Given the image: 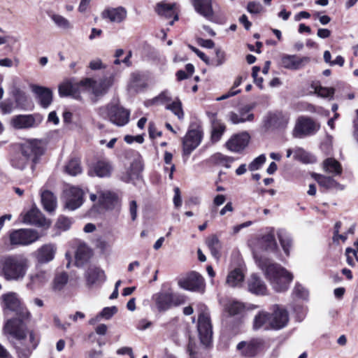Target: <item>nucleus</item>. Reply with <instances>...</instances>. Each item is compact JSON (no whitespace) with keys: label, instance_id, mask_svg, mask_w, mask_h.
<instances>
[{"label":"nucleus","instance_id":"58","mask_svg":"<svg viewBox=\"0 0 358 358\" xmlns=\"http://www.w3.org/2000/svg\"><path fill=\"white\" fill-rule=\"evenodd\" d=\"M52 19L59 27L64 29H68L70 27V23L69 20L62 15H54Z\"/></svg>","mask_w":358,"mask_h":358},{"label":"nucleus","instance_id":"59","mask_svg":"<svg viewBox=\"0 0 358 358\" xmlns=\"http://www.w3.org/2000/svg\"><path fill=\"white\" fill-rule=\"evenodd\" d=\"M117 312V308L116 306L106 307L103 308L100 313V315L102 317L108 320L111 318Z\"/></svg>","mask_w":358,"mask_h":358},{"label":"nucleus","instance_id":"47","mask_svg":"<svg viewBox=\"0 0 358 358\" xmlns=\"http://www.w3.org/2000/svg\"><path fill=\"white\" fill-rule=\"evenodd\" d=\"M211 159L214 164L222 165L227 169L230 168L231 163L234 161V157L224 155L220 152L213 155Z\"/></svg>","mask_w":358,"mask_h":358},{"label":"nucleus","instance_id":"38","mask_svg":"<svg viewBox=\"0 0 358 358\" xmlns=\"http://www.w3.org/2000/svg\"><path fill=\"white\" fill-rule=\"evenodd\" d=\"M324 170L335 176H341L343 173V167L341 163L333 157H329L323 162Z\"/></svg>","mask_w":358,"mask_h":358},{"label":"nucleus","instance_id":"18","mask_svg":"<svg viewBox=\"0 0 358 358\" xmlns=\"http://www.w3.org/2000/svg\"><path fill=\"white\" fill-rule=\"evenodd\" d=\"M23 222L38 227L49 228L50 221L47 220L42 213L36 207L31 208L23 215Z\"/></svg>","mask_w":358,"mask_h":358},{"label":"nucleus","instance_id":"49","mask_svg":"<svg viewBox=\"0 0 358 358\" xmlns=\"http://www.w3.org/2000/svg\"><path fill=\"white\" fill-rule=\"evenodd\" d=\"M143 75L140 72H133L131 74V83L134 87L145 89L148 84L143 80Z\"/></svg>","mask_w":358,"mask_h":358},{"label":"nucleus","instance_id":"3","mask_svg":"<svg viewBox=\"0 0 358 358\" xmlns=\"http://www.w3.org/2000/svg\"><path fill=\"white\" fill-rule=\"evenodd\" d=\"M265 275L277 292L287 290L294 278L285 268L277 264H268L266 268Z\"/></svg>","mask_w":358,"mask_h":358},{"label":"nucleus","instance_id":"57","mask_svg":"<svg viewBox=\"0 0 358 358\" xmlns=\"http://www.w3.org/2000/svg\"><path fill=\"white\" fill-rule=\"evenodd\" d=\"M260 71V67L255 66L252 67V76L254 79V82L257 86L260 89H263L264 79L262 77H258V73Z\"/></svg>","mask_w":358,"mask_h":358},{"label":"nucleus","instance_id":"45","mask_svg":"<svg viewBox=\"0 0 358 358\" xmlns=\"http://www.w3.org/2000/svg\"><path fill=\"white\" fill-rule=\"evenodd\" d=\"M311 87L314 89L315 93L322 98H332L335 93L334 87H326L317 85L315 83L311 84Z\"/></svg>","mask_w":358,"mask_h":358},{"label":"nucleus","instance_id":"21","mask_svg":"<svg viewBox=\"0 0 358 358\" xmlns=\"http://www.w3.org/2000/svg\"><path fill=\"white\" fill-rule=\"evenodd\" d=\"M85 278L86 285L90 287L93 285H100L106 280L104 271L95 266H90L88 267L85 273Z\"/></svg>","mask_w":358,"mask_h":358},{"label":"nucleus","instance_id":"27","mask_svg":"<svg viewBox=\"0 0 358 358\" xmlns=\"http://www.w3.org/2000/svg\"><path fill=\"white\" fill-rule=\"evenodd\" d=\"M103 19H108L111 22H121L127 17V10L122 6L107 8L101 13Z\"/></svg>","mask_w":358,"mask_h":358},{"label":"nucleus","instance_id":"44","mask_svg":"<svg viewBox=\"0 0 358 358\" xmlns=\"http://www.w3.org/2000/svg\"><path fill=\"white\" fill-rule=\"evenodd\" d=\"M69 281V275L66 272L57 274L53 280L52 289L54 291L62 290Z\"/></svg>","mask_w":358,"mask_h":358},{"label":"nucleus","instance_id":"51","mask_svg":"<svg viewBox=\"0 0 358 358\" xmlns=\"http://www.w3.org/2000/svg\"><path fill=\"white\" fill-rule=\"evenodd\" d=\"M45 281V273L41 271L30 276V282L29 285H31L32 287H38L43 285Z\"/></svg>","mask_w":358,"mask_h":358},{"label":"nucleus","instance_id":"55","mask_svg":"<svg viewBox=\"0 0 358 358\" xmlns=\"http://www.w3.org/2000/svg\"><path fill=\"white\" fill-rule=\"evenodd\" d=\"M71 224L72 222L70 218L62 215L59 217L56 222V227L59 229L66 231L71 227Z\"/></svg>","mask_w":358,"mask_h":358},{"label":"nucleus","instance_id":"41","mask_svg":"<svg viewBox=\"0 0 358 358\" xmlns=\"http://www.w3.org/2000/svg\"><path fill=\"white\" fill-rule=\"evenodd\" d=\"M245 278V275L240 268H236L230 271L227 278V282L231 287L238 285L243 282Z\"/></svg>","mask_w":358,"mask_h":358},{"label":"nucleus","instance_id":"43","mask_svg":"<svg viewBox=\"0 0 358 358\" xmlns=\"http://www.w3.org/2000/svg\"><path fill=\"white\" fill-rule=\"evenodd\" d=\"M245 305L238 301H232L225 305L224 310L229 316L240 315L245 310Z\"/></svg>","mask_w":358,"mask_h":358},{"label":"nucleus","instance_id":"13","mask_svg":"<svg viewBox=\"0 0 358 358\" xmlns=\"http://www.w3.org/2000/svg\"><path fill=\"white\" fill-rule=\"evenodd\" d=\"M320 129V124L312 117L300 116L297 119L294 129V136L296 137H302L313 135Z\"/></svg>","mask_w":358,"mask_h":358},{"label":"nucleus","instance_id":"34","mask_svg":"<svg viewBox=\"0 0 358 358\" xmlns=\"http://www.w3.org/2000/svg\"><path fill=\"white\" fill-rule=\"evenodd\" d=\"M64 171L71 176H76L83 171L80 157L71 156L64 166Z\"/></svg>","mask_w":358,"mask_h":358},{"label":"nucleus","instance_id":"17","mask_svg":"<svg viewBox=\"0 0 358 358\" xmlns=\"http://www.w3.org/2000/svg\"><path fill=\"white\" fill-rule=\"evenodd\" d=\"M197 327L201 343L208 346L211 343L213 330L210 318L208 314L202 313L199 315Z\"/></svg>","mask_w":358,"mask_h":358},{"label":"nucleus","instance_id":"60","mask_svg":"<svg viewBox=\"0 0 358 358\" xmlns=\"http://www.w3.org/2000/svg\"><path fill=\"white\" fill-rule=\"evenodd\" d=\"M247 10L250 13L258 14L262 10V6L260 3L255 1H250L247 6Z\"/></svg>","mask_w":358,"mask_h":358},{"label":"nucleus","instance_id":"28","mask_svg":"<svg viewBox=\"0 0 358 358\" xmlns=\"http://www.w3.org/2000/svg\"><path fill=\"white\" fill-rule=\"evenodd\" d=\"M192 5L199 15L210 20L214 15L212 0H192Z\"/></svg>","mask_w":358,"mask_h":358},{"label":"nucleus","instance_id":"40","mask_svg":"<svg viewBox=\"0 0 358 358\" xmlns=\"http://www.w3.org/2000/svg\"><path fill=\"white\" fill-rule=\"evenodd\" d=\"M206 243L210 250L212 255L216 259L220 257V250L221 243L218 237L215 234L210 235L206 238Z\"/></svg>","mask_w":358,"mask_h":358},{"label":"nucleus","instance_id":"46","mask_svg":"<svg viewBox=\"0 0 358 358\" xmlns=\"http://www.w3.org/2000/svg\"><path fill=\"white\" fill-rule=\"evenodd\" d=\"M166 109L171 110L179 120L184 117V111L182 110V102L179 99H176L171 103L166 105Z\"/></svg>","mask_w":358,"mask_h":358},{"label":"nucleus","instance_id":"36","mask_svg":"<svg viewBox=\"0 0 358 358\" xmlns=\"http://www.w3.org/2000/svg\"><path fill=\"white\" fill-rule=\"evenodd\" d=\"M28 161V159L23 155L20 147L18 150L10 154V164L15 169L20 170L24 169L27 165Z\"/></svg>","mask_w":358,"mask_h":358},{"label":"nucleus","instance_id":"56","mask_svg":"<svg viewBox=\"0 0 358 358\" xmlns=\"http://www.w3.org/2000/svg\"><path fill=\"white\" fill-rule=\"evenodd\" d=\"M225 56L224 51L220 48H217L215 50V57L212 61V64L216 66L222 65L225 62Z\"/></svg>","mask_w":358,"mask_h":358},{"label":"nucleus","instance_id":"15","mask_svg":"<svg viewBox=\"0 0 358 358\" xmlns=\"http://www.w3.org/2000/svg\"><path fill=\"white\" fill-rule=\"evenodd\" d=\"M264 341L260 338H252L249 341H241L238 343L236 348L240 350L242 356L251 358L257 355L264 350Z\"/></svg>","mask_w":358,"mask_h":358},{"label":"nucleus","instance_id":"50","mask_svg":"<svg viewBox=\"0 0 358 358\" xmlns=\"http://www.w3.org/2000/svg\"><path fill=\"white\" fill-rule=\"evenodd\" d=\"M242 83V77L241 76H238L236 78V79L235 80L234 83V85L232 86V87L230 89V90L222 95L220 97L217 98V100H219V101H221V100H224V99H227L231 96H233L234 95H236L238 94V93L241 92V90H235L236 87H238Z\"/></svg>","mask_w":358,"mask_h":358},{"label":"nucleus","instance_id":"54","mask_svg":"<svg viewBox=\"0 0 358 358\" xmlns=\"http://www.w3.org/2000/svg\"><path fill=\"white\" fill-rule=\"evenodd\" d=\"M266 160L265 155L262 154L256 157L249 164L248 169L253 171L259 169Z\"/></svg>","mask_w":358,"mask_h":358},{"label":"nucleus","instance_id":"4","mask_svg":"<svg viewBox=\"0 0 358 358\" xmlns=\"http://www.w3.org/2000/svg\"><path fill=\"white\" fill-rule=\"evenodd\" d=\"M157 310L159 313L183 305L186 303L187 297L182 294L175 292L172 288L161 290L152 296Z\"/></svg>","mask_w":358,"mask_h":358},{"label":"nucleus","instance_id":"37","mask_svg":"<svg viewBox=\"0 0 358 358\" xmlns=\"http://www.w3.org/2000/svg\"><path fill=\"white\" fill-rule=\"evenodd\" d=\"M41 203L43 208L48 212H52L57 206V199L50 190H44L41 193Z\"/></svg>","mask_w":358,"mask_h":358},{"label":"nucleus","instance_id":"5","mask_svg":"<svg viewBox=\"0 0 358 358\" xmlns=\"http://www.w3.org/2000/svg\"><path fill=\"white\" fill-rule=\"evenodd\" d=\"M97 113L103 120H108L118 127L126 125L130 118V111L119 104L108 103L101 106Z\"/></svg>","mask_w":358,"mask_h":358},{"label":"nucleus","instance_id":"29","mask_svg":"<svg viewBox=\"0 0 358 358\" xmlns=\"http://www.w3.org/2000/svg\"><path fill=\"white\" fill-rule=\"evenodd\" d=\"M270 313L265 310L259 311L255 316L252 323V328L255 330L264 329V330H273L270 328L271 324Z\"/></svg>","mask_w":358,"mask_h":358},{"label":"nucleus","instance_id":"48","mask_svg":"<svg viewBox=\"0 0 358 358\" xmlns=\"http://www.w3.org/2000/svg\"><path fill=\"white\" fill-rule=\"evenodd\" d=\"M262 241L266 244V250L276 252L278 246L273 233H268L262 236Z\"/></svg>","mask_w":358,"mask_h":358},{"label":"nucleus","instance_id":"39","mask_svg":"<svg viewBox=\"0 0 358 358\" xmlns=\"http://www.w3.org/2000/svg\"><path fill=\"white\" fill-rule=\"evenodd\" d=\"M227 130V126L222 120L211 124L210 141L217 143Z\"/></svg>","mask_w":358,"mask_h":358},{"label":"nucleus","instance_id":"53","mask_svg":"<svg viewBox=\"0 0 358 358\" xmlns=\"http://www.w3.org/2000/svg\"><path fill=\"white\" fill-rule=\"evenodd\" d=\"M171 101V97L169 96L167 92L164 91L162 92L158 96L154 97L151 100H149L150 105L155 104H165Z\"/></svg>","mask_w":358,"mask_h":358},{"label":"nucleus","instance_id":"1","mask_svg":"<svg viewBox=\"0 0 358 358\" xmlns=\"http://www.w3.org/2000/svg\"><path fill=\"white\" fill-rule=\"evenodd\" d=\"M1 275L7 281H20L26 275L29 259L23 255L4 257L0 262Z\"/></svg>","mask_w":358,"mask_h":358},{"label":"nucleus","instance_id":"30","mask_svg":"<svg viewBox=\"0 0 358 358\" xmlns=\"http://www.w3.org/2000/svg\"><path fill=\"white\" fill-rule=\"evenodd\" d=\"M92 256V252L85 244H80L75 254V264L78 267L86 264Z\"/></svg>","mask_w":358,"mask_h":358},{"label":"nucleus","instance_id":"32","mask_svg":"<svg viewBox=\"0 0 358 358\" xmlns=\"http://www.w3.org/2000/svg\"><path fill=\"white\" fill-rule=\"evenodd\" d=\"M55 252L56 248L53 244H45L37 250V259L40 263H48L54 259Z\"/></svg>","mask_w":358,"mask_h":358},{"label":"nucleus","instance_id":"33","mask_svg":"<svg viewBox=\"0 0 358 358\" xmlns=\"http://www.w3.org/2000/svg\"><path fill=\"white\" fill-rule=\"evenodd\" d=\"M313 177L319 185L327 190L333 189H343V186L334 180L331 176H326L322 174L315 173Z\"/></svg>","mask_w":358,"mask_h":358},{"label":"nucleus","instance_id":"61","mask_svg":"<svg viewBox=\"0 0 358 358\" xmlns=\"http://www.w3.org/2000/svg\"><path fill=\"white\" fill-rule=\"evenodd\" d=\"M294 293L299 298L304 299L308 296L307 290L299 282L295 285Z\"/></svg>","mask_w":358,"mask_h":358},{"label":"nucleus","instance_id":"6","mask_svg":"<svg viewBox=\"0 0 358 358\" xmlns=\"http://www.w3.org/2000/svg\"><path fill=\"white\" fill-rule=\"evenodd\" d=\"M45 143L42 139H28L20 144L23 155L31 162V169L34 170L36 164L40 162L41 157L45 152Z\"/></svg>","mask_w":358,"mask_h":358},{"label":"nucleus","instance_id":"52","mask_svg":"<svg viewBox=\"0 0 358 358\" xmlns=\"http://www.w3.org/2000/svg\"><path fill=\"white\" fill-rule=\"evenodd\" d=\"M15 349L18 358H29L34 350L24 345L22 341H20V345H15Z\"/></svg>","mask_w":358,"mask_h":358},{"label":"nucleus","instance_id":"26","mask_svg":"<svg viewBox=\"0 0 358 358\" xmlns=\"http://www.w3.org/2000/svg\"><path fill=\"white\" fill-rule=\"evenodd\" d=\"M308 57H299L296 55H282L280 59V66L289 70H298L303 66L304 61L308 62Z\"/></svg>","mask_w":358,"mask_h":358},{"label":"nucleus","instance_id":"64","mask_svg":"<svg viewBox=\"0 0 358 358\" xmlns=\"http://www.w3.org/2000/svg\"><path fill=\"white\" fill-rule=\"evenodd\" d=\"M27 97L24 94H20L15 97L17 105L22 109H27Z\"/></svg>","mask_w":358,"mask_h":358},{"label":"nucleus","instance_id":"14","mask_svg":"<svg viewBox=\"0 0 358 358\" xmlns=\"http://www.w3.org/2000/svg\"><path fill=\"white\" fill-rule=\"evenodd\" d=\"M179 287L185 290L203 292L205 289L204 278L196 271H191L185 278L178 282Z\"/></svg>","mask_w":358,"mask_h":358},{"label":"nucleus","instance_id":"31","mask_svg":"<svg viewBox=\"0 0 358 358\" xmlns=\"http://www.w3.org/2000/svg\"><path fill=\"white\" fill-rule=\"evenodd\" d=\"M99 203L106 210H113L119 203V198L116 193L108 191L101 194Z\"/></svg>","mask_w":358,"mask_h":358},{"label":"nucleus","instance_id":"62","mask_svg":"<svg viewBox=\"0 0 358 358\" xmlns=\"http://www.w3.org/2000/svg\"><path fill=\"white\" fill-rule=\"evenodd\" d=\"M345 255L347 257V263L351 266H355L353 257H355L358 259L356 251L351 248H347L345 250Z\"/></svg>","mask_w":358,"mask_h":358},{"label":"nucleus","instance_id":"20","mask_svg":"<svg viewBox=\"0 0 358 358\" xmlns=\"http://www.w3.org/2000/svg\"><path fill=\"white\" fill-rule=\"evenodd\" d=\"M155 11L157 14L164 17L166 20L172 19L169 24L173 26L176 21L179 19L178 13L176 10V3H167L164 1L159 2L156 4Z\"/></svg>","mask_w":358,"mask_h":358},{"label":"nucleus","instance_id":"42","mask_svg":"<svg viewBox=\"0 0 358 358\" xmlns=\"http://www.w3.org/2000/svg\"><path fill=\"white\" fill-rule=\"evenodd\" d=\"M278 238L282 250L287 256L289 255V250L292 245V240L285 231L279 230L277 233Z\"/></svg>","mask_w":358,"mask_h":358},{"label":"nucleus","instance_id":"63","mask_svg":"<svg viewBox=\"0 0 358 358\" xmlns=\"http://www.w3.org/2000/svg\"><path fill=\"white\" fill-rule=\"evenodd\" d=\"M149 136L151 139L162 136V131H158L154 122H150L148 126Z\"/></svg>","mask_w":358,"mask_h":358},{"label":"nucleus","instance_id":"12","mask_svg":"<svg viewBox=\"0 0 358 358\" xmlns=\"http://www.w3.org/2000/svg\"><path fill=\"white\" fill-rule=\"evenodd\" d=\"M4 308L15 312L17 316L24 318H29L30 313L27 308L21 303L15 292H8L1 296Z\"/></svg>","mask_w":358,"mask_h":358},{"label":"nucleus","instance_id":"8","mask_svg":"<svg viewBox=\"0 0 358 358\" xmlns=\"http://www.w3.org/2000/svg\"><path fill=\"white\" fill-rule=\"evenodd\" d=\"M40 238L38 231L32 229H13L9 231L10 244L13 246L28 245Z\"/></svg>","mask_w":358,"mask_h":358},{"label":"nucleus","instance_id":"2","mask_svg":"<svg viewBox=\"0 0 358 358\" xmlns=\"http://www.w3.org/2000/svg\"><path fill=\"white\" fill-rule=\"evenodd\" d=\"M96 81L90 78H85L78 83H73L66 81L59 85L58 92L61 97L71 96L75 99H81V91L94 90V94L99 95L105 92V89L94 88Z\"/></svg>","mask_w":358,"mask_h":358},{"label":"nucleus","instance_id":"23","mask_svg":"<svg viewBox=\"0 0 358 358\" xmlns=\"http://www.w3.org/2000/svg\"><path fill=\"white\" fill-rule=\"evenodd\" d=\"M31 90L36 94L41 107L47 108L52 103L53 100V94L51 89L43 86L33 85L31 86Z\"/></svg>","mask_w":358,"mask_h":358},{"label":"nucleus","instance_id":"9","mask_svg":"<svg viewBox=\"0 0 358 358\" xmlns=\"http://www.w3.org/2000/svg\"><path fill=\"white\" fill-rule=\"evenodd\" d=\"M113 171L112 163L104 157H95L87 164V175L90 177L109 178Z\"/></svg>","mask_w":358,"mask_h":358},{"label":"nucleus","instance_id":"19","mask_svg":"<svg viewBox=\"0 0 358 358\" xmlns=\"http://www.w3.org/2000/svg\"><path fill=\"white\" fill-rule=\"evenodd\" d=\"M250 136L246 131L234 134L226 143L228 150L234 152H242L249 144Z\"/></svg>","mask_w":358,"mask_h":358},{"label":"nucleus","instance_id":"10","mask_svg":"<svg viewBox=\"0 0 358 358\" xmlns=\"http://www.w3.org/2000/svg\"><path fill=\"white\" fill-rule=\"evenodd\" d=\"M203 135V130L199 126L188 129L182 141L183 157H189L200 145Z\"/></svg>","mask_w":358,"mask_h":358},{"label":"nucleus","instance_id":"16","mask_svg":"<svg viewBox=\"0 0 358 358\" xmlns=\"http://www.w3.org/2000/svg\"><path fill=\"white\" fill-rule=\"evenodd\" d=\"M270 328L273 330H279L286 327L289 322V313L287 310L280 305L275 304L271 308Z\"/></svg>","mask_w":358,"mask_h":358},{"label":"nucleus","instance_id":"25","mask_svg":"<svg viewBox=\"0 0 358 358\" xmlns=\"http://www.w3.org/2000/svg\"><path fill=\"white\" fill-rule=\"evenodd\" d=\"M248 289L250 292L255 295L263 296L267 294L266 285L256 273H252L248 279Z\"/></svg>","mask_w":358,"mask_h":358},{"label":"nucleus","instance_id":"24","mask_svg":"<svg viewBox=\"0 0 358 358\" xmlns=\"http://www.w3.org/2000/svg\"><path fill=\"white\" fill-rule=\"evenodd\" d=\"M41 120L38 122H36L34 115H15L11 120L12 125L17 129H29L35 127L38 125Z\"/></svg>","mask_w":358,"mask_h":358},{"label":"nucleus","instance_id":"35","mask_svg":"<svg viewBox=\"0 0 358 358\" xmlns=\"http://www.w3.org/2000/svg\"><path fill=\"white\" fill-rule=\"evenodd\" d=\"M252 109V107H251L250 106H245L243 108H242L240 111L241 117H239L238 115L236 114V113L231 112L229 115V120L233 124H239V123H243L246 121L252 122L255 119V115L253 113H249V114H248L246 117H243V115L245 113H248Z\"/></svg>","mask_w":358,"mask_h":358},{"label":"nucleus","instance_id":"7","mask_svg":"<svg viewBox=\"0 0 358 358\" xmlns=\"http://www.w3.org/2000/svg\"><path fill=\"white\" fill-rule=\"evenodd\" d=\"M289 122V115L280 110L268 111L264 117L262 128L265 131H284Z\"/></svg>","mask_w":358,"mask_h":358},{"label":"nucleus","instance_id":"11","mask_svg":"<svg viewBox=\"0 0 358 358\" xmlns=\"http://www.w3.org/2000/svg\"><path fill=\"white\" fill-rule=\"evenodd\" d=\"M28 319L17 316L8 320L3 327L5 333L19 341L24 340L27 334V328L24 321Z\"/></svg>","mask_w":358,"mask_h":358},{"label":"nucleus","instance_id":"22","mask_svg":"<svg viewBox=\"0 0 358 358\" xmlns=\"http://www.w3.org/2000/svg\"><path fill=\"white\" fill-rule=\"evenodd\" d=\"M84 192L78 187H71L66 197L64 208L69 210L78 208L83 203Z\"/></svg>","mask_w":358,"mask_h":358}]
</instances>
